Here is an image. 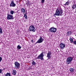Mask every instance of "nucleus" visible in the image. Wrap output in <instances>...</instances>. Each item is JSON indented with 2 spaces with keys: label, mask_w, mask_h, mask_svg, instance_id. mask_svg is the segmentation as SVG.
Instances as JSON below:
<instances>
[{
  "label": "nucleus",
  "mask_w": 76,
  "mask_h": 76,
  "mask_svg": "<svg viewBox=\"0 0 76 76\" xmlns=\"http://www.w3.org/2000/svg\"><path fill=\"white\" fill-rule=\"evenodd\" d=\"M63 10L61 7H58L56 9L55 13L54 15L56 16H63Z\"/></svg>",
  "instance_id": "f257e3e1"
},
{
  "label": "nucleus",
  "mask_w": 76,
  "mask_h": 76,
  "mask_svg": "<svg viewBox=\"0 0 76 76\" xmlns=\"http://www.w3.org/2000/svg\"><path fill=\"white\" fill-rule=\"evenodd\" d=\"M44 52H42L37 58H36L35 60H37V59H39L41 60L42 61H43L44 60Z\"/></svg>",
  "instance_id": "f03ea898"
},
{
  "label": "nucleus",
  "mask_w": 76,
  "mask_h": 76,
  "mask_svg": "<svg viewBox=\"0 0 76 76\" xmlns=\"http://www.w3.org/2000/svg\"><path fill=\"white\" fill-rule=\"evenodd\" d=\"M73 60V58L72 57H69L66 60V63L68 64H70L72 63V61Z\"/></svg>",
  "instance_id": "7ed1b4c3"
},
{
  "label": "nucleus",
  "mask_w": 76,
  "mask_h": 76,
  "mask_svg": "<svg viewBox=\"0 0 76 76\" xmlns=\"http://www.w3.org/2000/svg\"><path fill=\"white\" fill-rule=\"evenodd\" d=\"M29 31H32L34 32H35V27L34 26L31 25L28 29Z\"/></svg>",
  "instance_id": "20e7f679"
},
{
  "label": "nucleus",
  "mask_w": 76,
  "mask_h": 76,
  "mask_svg": "<svg viewBox=\"0 0 76 76\" xmlns=\"http://www.w3.org/2000/svg\"><path fill=\"white\" fill-rule=\"evenodd\" d=\"M15 68L16 69H18L19 68V66H20V64L18 63V61H16L15 62Z\"/></svg>",
  "instance_id": "39448f33"
},
{
  "label": "nucleus",
  "mask_w": 76,
  "mask_h": 76,
  "mask_svg": "<svg viewBox=\"0 0 76 76\" xmlns=\"http://www.w3.org/2000/svg\"><path fill=\"white\" fill-rule=\"evenodd\" d=\"M44 41V39L42 38V37H40L39 39L37 42L35 44H37V43H41L42 42Z\"/></svg>",
  "instance_id": "423d86ee"
},
{
  "label": "nucleus",
  "mask_w": 76,
  "mask_h": 76,
  "mask_svg": "<svg viewBox=\"0 0 76 76\" xmlns=\"http://www.w3.org/2000/svg\"><path fill=\"white\" fill-rule=\"evenodd\" d=\"M59 47L61 50H63L66 47V45L63 43H61L59 45Z\"/></svg>",
  "instance_id": "0eeeda50"
},
{
  "label": "nucleus",
  "mask_w": 76,
  "mask_h": 76,
  "mask_svg": "<svg viewBox=\"0 0 76 76\" xmlns=\"http://www.w3.org/2000/svg\"><path fill=\"white\" fill-rule=\"evenodd\" d=\"M50 31L53 33H55L57 31V28L54 27H51L50 29Z\"/></svg>",
  "instance_id": "6e6552de"
},
{
  "label": "nucleus",
  "mask_w": 76,
  "mask_h": 76,
  "mask_svg": "<svg viewBox=\"0 0 76 76\" xmlns=\"http://www.w3.org/2000/svg\"><path fill=\"white\" fill-rule=\"evenodd\" d=\"M7 19H8V20H10V19H13L14 18L13 15H11L9 14H7Z\"/></svg>",
  "instance_id": "1a4fd4ad"
},
{
  "label": "nucleus",
  "mask_w": 76,
  "mask_h": 76,
  "mask_svg": "<svg viewBox=\"0 0 76 76\" xmlns=\"http://www.w3.org/2000/svg\"><path fill=\"white\" fill-rule=\"evenodd\" d=\"M16 6V4L14 2V1L12 0L11 1V3L10 5V7H15Z\"/></svg>",
  "instance_id": "9d476101"
},
{
  "label": "nucleus",
  "mask_w": 76,
  "mask_h": 76,
  "mask_svg": "<svg viewBox=\"0 0 76 76\" xmlns=\"http://www.w3.org/2000/svg\"><path fill=\"white\" fill-rule=\"evenodd\" d=\"M51 53L50 51H48V53H47V57H48V59H50V58L51 57Z\"/></svg>",
  "instance_id": "9b49d317"
},
{
  "label": "nucleus",
  "mask_w": 76,
  "mask_h": 76,
  "mask_svg": "<svg viewBox=\"0 0 76 76\" xmlns=\"http://www.w3.org/2000/svg\"><path fill=\"white\" fill-rule=\"evenodd\" d=\"M12 75L15 76L16 75V70L13 69L12 71Z\"/></svg>",
  "instance_id": "f8f14e48"
},
{
  "label": "nucleus",
  "mask_w": 76,
  "mask_h": 76,
  "mask_svg": "<svg viewBox=\"0 0 76 76\" xmlns=\"http://www.w3.org/2000/svg\"><path fill=\"white\" fill-rule=\"evenodd\" d=\"M74 69L72 68H70L69 69V70L71 72H74Z\"/></svg>",
  "instance_id": "ddd939ff"
},
{
  "label": "nucleus",
  "mask_w": 76,
  "mask_h": 76,
  "mask_svg": "<svg viewBox=\"0 0 76 76\" xmlns=\"http://www.w3.org/2000/svg\"><path fill=\"white\" fill-rule=\"evenodd\" d=\"M21 12L22 13H25V10L24 8H22L21 9Z\"/></svg>",
  "instance_id": "4468645a"
},
{
  "label": "nucleus",
  "mask_w": 76,
  "mask_h": 76,
  "mask_svg": "<svg viewBox=\"0 0 76 76\" xmlns=\"http://www.w3.org/2000/svg\"><path fill=\"white\" fill-rule=\"evenodd\" d=\"M72 33H71V31H68L67 33H66V35L67 36H68L69 35H70Z\"/></svg>",
  "instance_id": "2eb2a0df"
},
{
  "label": "nucleus",
  "mask_w": 76,
  "mask_h": 76,
  "mask_svg": "<svg viewBox=\"0 0 76 76\" xmlns=\"http://www.w3.org/2000/svg\"><path fill=\"white\" fill-rule=\"evenodd\" d=\"M22 47L20 45H18L17 47V48L18 50H20L21 49Z\"/></svg>",
  "instance_id": "dca6fc26"
},
{
  "label": "nucleus",
  "mask_w": 76,
  "mask_h": 76,
  "mask_svg": "<svg viewBox=\"0 0 76 76\" xmlns=\"http://www.w3.org/2000/svg\"><path fill=\"white\" fill-rule=\"evenodd\" d=\"M24 17L25 18V19L26 20V19H28V16L26 15V14H25L24 15Z\"/></svg>",
  "instance_id": "f3484780"
},
{
  "label": "nucleus",
  "mask_w": 76,
  "mask_h": 76,
  "mask_svg": "<svg viewBox=\"0 0 76 76\" xmlns=\"http://www.w3.org/2000/svg\"><path fill=\"white\" fill-rule=\"evenodd\" d=\"M69 40L70 41V42L71 43H72L73 42V39L70 37L69 38Z\"/></svg>",
  "instance_id": "a211bd4d"
},
{
  "label": "nucleus",
  "mask_w": 76,
  "mask_h": 76,
  "mask_svg": "<svg viewBox=\"0 0 76 76\" xmlns=\"http://www.w3.org/2000/svg\"><path fill=\"white\" fill-rule=\"evenodd\" d=\"M69 4V1H67L66 4H64L65 6H68Z\"/></svg>",
  "instance_id": "6ab92c4d"
},
{
  "label": "nucleus",
  "mask_w": 76,
  "mask_h": 76,
  "mask_svg": "<svg viewBox=\"0 0 76 76\" xmlns=\"http://www.w3.org/2000/svg\"><path fill=\"white\" fill-rule=\"evenodd\" d=\"M31 64L32 66H35V61H33L32 62Z\"/></svg>",
  "instance_id": "aec40b11"
},
{
  "label": "nucleus",
  "mask_w": 76,
  "mask_h": 76,
  "mask_svg": "<svg viewBox=\"0 0 76 76\" xmlns=\"http://www.w3.org/2000/svg\"><path fill=\"white\" fill-rule=\"evenodd\" d=\"M5 76H11L10 75V73H7L5 75Z\"/></svg>",
  "instance_id": "412c9836"
},
{
  "label": "nucleus",
  "mask_w": 76,
  "mask_h": 76,
  "mask_svg": "<svg viewBox=\"0 0 76 76\" xmlns=\"http://www.w3.org/2000/svg\"><path fill=\"white\" fill-rule=\"evenodd\" d=\"M10 13L11 15H13V13H14V12L13 11H11L10 12Z\"/></svg>",
  "instance_id": "4be33fe9"
},
{
  "label": "nucleus",
  "mask_w": 76,
  "mask_h": 76,
  "mask_svg": "<svg viewBox=\"0 0 76 76\" xmlns=\"http://www.w3.org/2000/svg\"><path fill=\"white\" fill-rule=\"evenodd\" d=\"M3 33V31H2V29L0 28V34H2Z\"/></svg>",
  "instance_id": "5701e85b"
},
{
  "label": "nucleus",
  "mask_w": 76,
  "mask_h": 76,
  "mask_svg": "<svg viewBox=\"0 0 76 76\" xmlns=\"http://www.w3.org/2000/svg\"><path fill=\"white\" fill-rule=\"evenodd\" d=\"M73 43L74 44H75V45H76V41L75 40L74 41Z\"/></svg>",
  "instance_id": "b1692460"
},
{
  "label": "nucleus",
  "mask_w": 76,
  "mask_h": 76,
  "mask_svg": "<svg viewBox=\"0 0 76 76\" xmlns=\"http://www.w3.org/2000/svg\"><path fill=\"white\" fill-rule=\"evenodd\" d=\"M26 4L27 6H28V4H29V2L28 1L27 2V3H26Z\"/></svg>",
  "instance_id": "393cba45"
},
{
  "label": "nucleus",
  "mask_w": 76,
  "mask_h": 76,
  "mask_svg": "<svg viewBox=\"0 0 76 76\" xmlns=\"http://www.w3.org/2000/svg\"><path fill=\"white\" fill-rule=\"evenodd\" d=\"M44 1H45V0H42L41 2L42 3H44Z\"/></svg>",
  "instance_id": "a878e982"
},
{
  "label": "nucleus",
  "mask_w": 76,
  "mask_h": 76,
  "mask_svg": "<svg viewBox=\"0 0 76 76\" xmlns=\"http://www.w3.org/2000/svg\"><path fill=\"white\" fill-rule=\"evenodd\" d=\"M1 60H2V58L1 57H0V62L1 61Z\"/></svg>",
  "instance_id": "bb28decb"
},
{
  "label": "nucleus",
  "mask_w": 76,
  "mask_h": 76,
  "mask_svg": "<svg viewBox=\"0 0 76 76\" xmlns=\"http://www.w3.org/2000/svg\"><path fill=\"white\" fill-rule=\"evenodd\" d=\"M31 42L32 43H34V40L33 39L31 40Z\"/></svg>",
  "instance_id": "cd10ccee"
},
{
  "label": "nucleus",
  "mask_w": 76,
  "mask_h": 76,
  "mask_svg": "<svg viewBox=\"0 0 76 76\" xmlns=\"http://www.w3.org/2000/svg\"><path fill=\"white\" fill-rule=\"evenodd\" d=\"M1 69H0V74L1 73Z\"/></svg>",
  "instance_id": "c85d7f7f"
},
{
  "label": "nucleus",
  "mask_w": 76,
  "mask_h": 76,
  "mask_svg": "<svg viewBox=\"0 0 76 76\" xmlns=\"http://www.w3.org/2000/svg\"><path fill=\"white\" fill-rule=\"evenodd\" d=\"M17 13H18V11H17Z\"/></svg>",
  "instance_id": "c756f323"
},
{
  "label": "nucleus",
  "mask_w": 76,
  "mask_h": 76,
  "mask_svg": "<svg viewBox=\"0 0 76 76\" xmlns=\"http://www.w3.org/2000/svg\"><path fill=\"white\" fill-rule=\"evenodd\" d=\"M25 21V22H26V21Z\"/></svg>",
  "instance_id": "7c9ffc66"
},
{
  "label": "nucleus",
  "mask_w": 76,
  "mask_h": 76,
  "mask_svg": "<svg viewBox=\"0 0 76 76\" xmlns=\"http://www.w3.org/2000/svg\"><path fill=\"white\" fill-rule=\"evenodd\" d=\"M75 36H76V34L75 35Z\"/></svg>",
  "instance_id": "2f4dec72"
}]
</instances>
